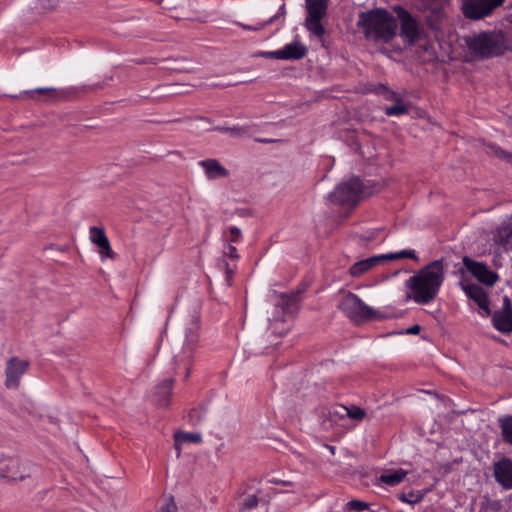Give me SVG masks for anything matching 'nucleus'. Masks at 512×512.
<instances>
[{
  "label": "nucleus",
  "mask_w": 512,
  "mask_h": 512,
  "mask_svg": "<svg viewBox=\"0 0 512 512\" xmlns=\"http://www.w3.org/2000/svg\"><path fill=\"white\" fill-rule=\"evenodd\" d=\"M237 25L240 26L242 29L248 30V31H260V30L264 29L266 26H268L266 21L259 22L256 25H247L244 23H237Z\"/></svg>",
  "instance_id": "ea45409f"
},
{
  "label": "nucleus",
  "mask_w": 512,
  "mask_h": 512,
  "mask_svg": "<svg viewBox=\"0 0 512 512\" xmlns=\"http://www.w3.org/2000/svg\"><path fill=\"white\" fill-rule=\"evenodd\" d=\"M466 295L475 301L480 309L484 310L487 315L490 314L489 300L484 289L476 284L466 285L464 287Z\"/></svg>",
  "instance_id": "dca6fc26"
},
{
  "label": "nucleus",
  "mask_w": 512,
  "mask_h": 512,
  "mask_svg": "<svg viewBox=\"0 0 512 512\" xmlns=\"http://www.w3.org/2000/svg\"><path fill=\"white\" fill-rule=\"evenodd\" d=\"M260 142L262 143H270V142H273L274 140H269V139H261L259 140Z\"/></svg>",
  "instance_id": "603ef678"
},
{
  "label": "nucleus",
  "mask_w": 512,
  "mask_h": 512,
  "mask_svg": "<svg viewBox=\"0 0 512 512\" xmlns=\"http://www.w3.org/2000/svg\"><path fill=\"white\" fill-rule=\"evenodd\" d=\"M175 448L177 449V456L180 455V445L184 442L200 443L202 437L198 433H185L178 432L175 434Z\"/></svg>",
  "instance_id": "b1692460"
},
{
  "label": "nucleus",
  "mask_w": 512,
  "mask_h": 512,
  "mask_svg": "<svg viewBox=\"0 0 512 512\" xmlns=\"http://www.w3.org/2000/svg\"><path fill=\"white\" fill-rule=\"evenodd\" d=\"M29 362L17 357H11L6 366L5 386L9 389H17L21 376L27 371Z\"/></svg>",
  "instance_id": "9b49d317"
},
{
  "label": "nucleus",
  "mask_w": 512,
  "mask_h": 512,
  "mask_svg": "<svg viewBox=\"0 0 512 512\" xmlns=\"http://www.w3.org/2000/svg\"><path fill=\"white\" fill-rule=\"evenodd\" d=\"M488 148L490 149V153L496 156L497 158L504 159L507 161L512 159V155L510 153L496 145H489Z\"/></svg>",
  "instance_id": "c756f323"
},
{
  "label": "nucleus",
  "mask_w": 512,
  "mask_h": 512,
  "mask_svg": "<svg viewBox=\"0 0 512 512\" xmlns=\"http://www.w3.org/2000/svg\"><path fill=\"white\" fill-rule=\"evenodd\" d=\"M400 22V36L407 39L410 44H414L421 36V29L418 21L402 6H394Z\"/></svg>",
  "instance_id": "1a4fd4ad"
},
{
  "label": "nucleus",
  "mask_w": 512,
  "mask_h": 512,
  "mask_svg": "<svg viewBox=\"0 0 512 512\" xmlns=\"http://www.w3.org/2000/svg\"><path fill=\"white\" fill-rule=\"evenodd\" d=\"M498 426L501 430L502 440L512 446V415L498 418Z\"/></svg>",
  "instance_id": "412c9836"
},
{
  "label": "nucleus",
  "mask_w": 512,
  "mask_h": 512,
  "mask_svg": "<svg viewBox=\"0 0 512 512\" xmlns=\"http://www.w3.org/2000/svg\"><path fill=\"white\" fill-rule=\"evenodd\" d=\"M223 256L231 258L233 260H237L239 258L236 247L231 244H227L225 246L224 251H223Z\"/></svg>",
  "instance_id": "4c0bfd02"
},
{
  "label": "nucleus",
  "mask_w": 512,
  "mask_h": 512,
  "mask_svg": "<svg viewBox=\"0 0 512 512\" xmlns=\"http://www.w3.org/2000/svg\"><path fill=\"white\" fill-rule=\"evenodd\" d=\"M35 94H41V95L48 96L50 98H55L57 95V90L54 88H50V87H41V88H36L34 90L25 91V95L31 99H35Z\"/></svg>",
  "instance_id": "bb28decb"
},
{
  "label": "nucleus",
  "mask_w": 512,
  "mask_h": 512,
  "mask_svg": "<svg viewBox=\"0 0 512 512\" xmlns=\"http://www.w3.org/2000/svg\"><path fill=\"white\" fill-rule=\"evenodd\" d=\"M281 483H282L283 485H287V484H289V482H285V481H282Z\"/></svg>",
  "instance_id": "864d4df0"
},
{
  "label": "nucleus",
  "mask_w": 512,
  "mask_h": 512,
  "mask_svg": "<svg viewBox=\"0 0 512 512\" xmlns=\"http://www.w3.org/2000/svg\"><path fill=\"white\" fill-rule=\"evenodd\" d=\"M497 238L502 245L512 247V216L498 229Z\"/></svg>",
  "instance_id": "4be33fe9"
},
{
  "label": "nucleus",
  "mask_w": 512,
  "mask_h": 512,
  "mask_svg": "<svg viewBox=\"0 0 512 512\" xmlns=\"http://www.w3.org/2000/svg\"><path fill=\"white\" fill-rule=\"evenodd\" d=\"M157 512H177V505L173 497H170V499L162 505Z\"/></svg>",
  "instance_id": "58836bf2"
},
{
  "label": "nucleus",
  "mask_w": 512,
  "mask_h": 512,
  "mask_svg": "<svg viewBox=\"0 0 512 512\" xmlns=\"http://www.w3.org/2000/svg\"><path fill=\"white\" fill-rule=\"evenodd\" d=\"M465 268L481 283L488 286L494 285L498 280V275L492 271L485 263L470 259L468 256L463 257Z\"/></svg>",
  "instance_id": "9d476101"
},
{
  "label": "nucleus",
  "mask_w": 512,
  "mask_h": 512,
  "mask_svg": "<svg viewBox=\"0 0 512 512\" xmlns=\"http://www.w3.org/2000/svg\"><path fill=\"white\" fill-rule=\"evenodd\" d=\"M257 55L260 56V57H263V58H270V59H278L279 60L278 50H276V51H267V52H259Z\"/></svg>",
  "instance_id": "c03bdc74"
},
{
  "label": "nucleus",
  "mask_w": 512,
  "mask_h": 512,
  "mask_svg": "<svg viewBox=\"0 0 512 512\" xmlns=\"http://www.w3.org/2000/svg\"><path fill=\"white\" fill-rule=\"evenodd\" d=\"M399 499L405 503L416 504L422 500V495L414 494L411 492L408 494H402Z\"/></svg>",
  "instance_id": "f704fd0d"
},
{
  "label": "nucleus",
  "mask_w": 512,
  "mask_h": 512,
  "mask_svg": "<svg viewBox=\"0 0 512 512\" xmlns=\"http://www.w3.org/2000/svg\"><path fill=\"white\" fill-rule=\"evenodd\" d=\"M420 330H421V327L419 325H414L407 330V333L415 335V334H418L420 332Z\"/></svg>",
  "instance_id": "de8ad7c7"
},
{
  "label": "nucleus",
  "mask_w": 512,
  "mask_h": 512,
  "mask_svg": "<svg viewBox=\"0 0 512 512\" xmlns=\"http://www.w3.org/2000/svg\"><path fill=\"white\" fill-rule=\"evenodd\" d=\"M494 327L502 333H512V314L496 311L493 314Z\"/></svg>",
  "instance_id": "aec40b11"
},
{
  "label": "nucleus",
  "mask_w": 512,
  "mask_h": 512,
  "mask_svg": "<svg viewBox=\"0 0 512 512\" xmlns=\"http://www.w3.org/2000/svg\"><path fill=\"white\" fill-rule=\"evenodd\" d=\"M307 52V47L304 44L299 40H294L278 50L279 60H300L306 56Z\"/></svg>",
  "instance_id": "4468645a"
},
{
  "label": "nucleus",
  "mask_w": 512,
  "mask_h": 512,
  "mask_svg": "<svg viewBox=\"0 0 512 512\" xmlns=\"http://www.w3.org/2000/svg\"><path fill=\"white\" fill-rule=\"evenodd\" d=\"M406 475V471L398 469L391 473L382 474L379 480L388 486H396L404 480Z\"/></svg>",
  "instance_id": "5701e85b"
},
{
  "label": "nucleus",
  "mask_w": 512,
  "mask_h": 512,
  "mask_svg": "<svg viewBox=\"0 0 512 512\" xmlns=\"http://www.w3.org/2000/svg\"><path fill=\"white\" fill-rule=\"evenodd\" d=\"M346 508L353 511H363L369 508V504L360 500H350L346 503Z\"/></svg>",
  "instance_id": "7c9ffc66"
},
{
  "label": "nucleus",
  "mask_w": 512,
  "mask_h": 512,
  "mask_svg": "<svg viewBox=\"0 0 512 512\" xmlns=\"http://www.w3.org/2000/svg\"><path fill=\"white\" fill-rule=\"evenodd\" d=\"M470 51L481 58H490L504 54L505 38L502 31H484L466 38Z\"/></svg>",
  "instance_id": "20e7f679"
},
{
  "label": "nucleus",
  "mask_w": 512,
  "mask_h": 512,
  "mask_svg": "<svg viewBox=\"0 0 512 512\" xmlns=\"http://www.w3.org/2000/svg\"><path fill=\"white\" fill-rule=\"evenodd\" d=\"M174 379L168 378L155 387L154 401L160 407H167L172 394Z\"/></svg>",
  "instance_id": "f3484780"
},
{
  "label": "nucleus",
  "mask_w": 512,
  "mask_h": 512,
  "mask_svg": "<svg viewBox=\"0 0 512 512\" xmlns=\"http://www.w3.org/2000/svg\"><path fill=\"white\" fill-rule=\"evenodd\" d=\"M377 92L379 94H382L384 96V98L386 100H389V101H396L397 98H401L397 93H395L394 91L390 90L388 87H386L385 85H380Z\"/></svg>",
  "instance_id": "2f4dec72"
},
{
  "label": "nucleus",
  "mask_w": 512,
  "mask_h": 512,
  "mask_svg": "<svg viewBox=\"0 0 512 512\" xmlns=\"http://www.w3.org/2000/svg\"><path fill=\"white\" fill-rule=\"evenodd\" d=\"M499 312L512 314V304H511V300L509 299V297H507V296L504 297L503 306H502V309L499 310Z\"/></svg>",
  "instance_id": "37998d69"
},
{
  "label": "nucleus",
  "mask_w": 512,
  "mask_h": 512,
  "mask_svg": "<svg viewBox=\"0 0 512 512\" xmlns=\"http://www.w3.org/2000/svg\"><path fill=\"white\" fill-rule=\"evenodd\" d=\"M225 272H226V279L229 285H231V279L232 275L234 274V269L230 267L228 263H225Z\"/></svg>",
  "instance_id": "a18cd8bd"
},
{
  "label": "nucleus",
  "mask_w": 512,
  "mask_h": 512,
  "mask_svg": "<svg viewBox=\"0 0 512 512\" xmlns=\"http://www.w3.org/2000/svg\"><path fill=\"white\" fill-rule=\"evenodd\" d=\"M281 301L276 304L277 307H280L283 312H286L289 309L290 304L295 300V296L281 294Z\"/></svg>",
  "instance_id": "473e14b6"
},
{
  "label": "nucleus",
  "mask_w": 512,
  "mask_h": 512,
  "mask_svg": "<svg viewBox=\"0 0 512 512\" xmlns=\"http://www.w3.org/2000/svg\"><path fill=\"white\" fill-rule=\"evenodd\" d=\"M285 14H286V8H285V4L283 3L279 7L278 12L275 15H273L272 17H270L268 20H266V22L268 25H270L273 22H275L278 18L283 17Z\"/></svg>",
  "instance_id": "a19ab883"
},
{
  "label": "nucleus",
  "mask_w": 512,
  "mask_h": 512,
  "mask_svg": "<svg viewBox=\"0 0 512 512\" xmlns=\"http://www.w3.org/2000/svg\"><path fill=\"white\" fill-rule=\"evenodd\" d=\"M495 481L506 490L512 489V459L503 456L493 463Z\"/></svg>",
  "instance_id": "f8f14e48"
},
{
  "label": "nucleus",
  "mask_w": 512,
  "mask_h": 512,
  "mask_svg": "<svg viewBox=\"0 0 512 512\" xmlns=\"http://www.w3.org/2000/svg\"><path fill=\"white\" fill-rule=\"evenodd\" d=\"M357 26L367 40L382 43L390 42L397 29L395 18L384 8L360 12Z\"/></svg>",
  "instance_id": "f03ea898"
},
{
  "label": "nucleus",
  "mask_w": 512,
  "mask_h": 512,
  "mask_svg": "<svg viewBox=\"0 0 512 512\" xmlns=\"http://www.w3.org/2000/svg\"><path fill=\"white\" fill-rule=\"evenodd\" d=\"M506 124L508 126V128L511 130L512 132V116L508 117L507 118V121H506Z\"/></svg>",
  "instance_id": "09e8293b"
},
{
  "label": "nucleus",
  "mask_w": 512,
  "mask_h": 512,
  "mask_svg": "<svg viewBox=\"0 0 512 512\" xmlns=\"http://www.w3.org/2000/svg\"><path fill=\"white\" fill-rule=\"evenodd\" d=\"M11 468H18L19 467V464L18 462L16 461H12L11 464H10Z\"/></svg>",
  "instance_id": "3c124183"
},
{
  "label": "nucleus",
  "mask_w": 512,
  "mask_h": 512,
  "mask_svg": "<svg viewBox=\"0 0 512 512\" xmlns=\"http://www.w3.org/2000/svg\"><path fill=\"white\" fill-rule=\"evenodd\" d=\"M200 325L197 318H192L184 328L183 335L179 339V343L174 348V366L175 369L181 367L185 370L184 379L187 380L191 374V366L194 360V354L199 348L200 342Z\"/></svg>",
  "instance_id": "7ed1b4c3"
},
{
  "label": "nucleus",
  "mask_w": 512,
  "mask_h": 512,
  "mask_svg": "<svg viewBox=\"0 0 512 512\" xmlns=\"http://www.w3.org/2000/svg\"><path fill=\"white\" fill-rule=\"evenodd\" d=\"M363 192V185L359 178L352 177L346 182L340 183L329 195L331 202L341 206L355 207Z\"/></svg>",
  "instance_id": "0eeeda50"
},
{
  "label": "nucleus",
  "mask_w": 512,
  "mask_h": 512,
  "mask_svg": "<svg viewBox=\"0 0 512 512\" xmlns=\"http://www.w3.org/2000/svg\"><path fill=\"white\" fill-rule=\"evenodd\" d=\"M215 130L229 132L236 136H241L247 133V129L244 127L234 126V127H216Z\"/></svg>",
  "instance_id": "72a5a7b5"
},
{
  "label": "nucleus",
  "mask_w": 512,
  "mask_h": 512,
  "mask_svg": "<svg viewBox=\"0 0 512 512\" xmlns=\"http://www.w3.org/2000/svg\"><path fill=\"white\" fill-rule=\"evenodd\" d=\"M28 475L27 474H23V473H12L10 475H6L5 477H8L9 479L11 480H14V481H21L23 479H25Z\"/></svg>",
  "instance_id": "49530a36"
},
{
  "label": "nucleus",
  "mask_w": 512,
  "mask_h": 512,
  "mask_svg": "<svg viewBox=\"0 0 512 512\" xmlns=\"http://www.w3.org/2000/svg\"><path fill=\"white\" fill-rule=\"evenodd\" d=\"M444 278L443 259L432 261L406 281V287L409 289L407 298L413 299L418 304L432 302L436 298Z\"/></svg>",
  "instance_id": "f257e3e1"
},
{
  "label": "nucleus",
  "mask_w": 512,
  "mask_h": 512,
  "mask_svg": "<svg viewBox=\"0 0 512 512\" xmlns=\"http://www.w3.org/2000/svg\"><path fill=\"white\" fill-rule=\"evenodd\" d=\"M385 261L384 254L372 256L367 259L358 261L354 263L349 270V273L353 277H359L364 273L368 272L370 269L375 267L376 265L383 263Z\"/></svg>",
  "instance_id": "a211bd4d"
},
{
  "label": "nucleus",
  "mask_w": 512,
  "mask_h": 512,
  "mask_svg": "<svg viewBox=\"0 0 512 512\" xmlns=\"http://www.w3.org/2000/svg\"><path fill=\"white\" fill-rule=\"evenodd\" d=\"M199 165L204 169L205 175L209 180L227 178L229 176V171L217 159L202 160L199 162Z\"/></svg>",
  "instance_id": "2eb2a0df"
},
{
  "label": "nucleus",
  "mask_w": 512,
  "mask_h": 512,
  "mask_svg": "<svg viewBox=\"0 0 512 512\" xmlns=\"http://www.w3.org/2000/svg\"><path fill=\"white\" fill-rule=\"evenodd\" d=\"M366 416V411L358 406L352 405L347 407L346 417L356 421H362Z\"/></svg>",
  "instance_id": "cd10ccee"
},
{
  "label": "nucleus",
  "mask_w": 512,
  "mask_h": 512,
  "mask_svg": "<svg viewBox=\"0 0 512 512\" xmlns=\"http://www.w3.org/2000/svg\"><path fill=\"white\" fill-rule=\"evenodd\" d=\"M384 258H385V261L386 260H395V259H400V258H409L414 261L418 260V256L416 255L414 250H402V251L396 252V253L384 254Z\"/></svg>",
  "instance_id": "a878e982"
},
{
  "label": "nucleus",
  "mask_w": 512,
  "mask_h": 512,
  "mask_svg": "<svg viewBox=\"0 0 512 512\" xmlns=\"http://www.w3.org/2000/svg\"><path fill=\"white\" fill-rule=\"evenodd\" d=\"M329 414L339 417V418H344V417H346V414H347V406H344V405L333 406L329 410Z\"/></svg>",
  "instance_id": "c9c22d12"
},
{
  "label": "nucleus",
  "mask_w": 512,
  "mask_h": 512,
  "mask_svg": "<svg viewBox=\"0 0 512 512\" xmlns=\"http://www.w3.org/2000/svg\"><path fill=\"white\" fill-rule=\"evenodd\" d=\"M505 0H462L461 11L465 18L482 20L504 4Z\"/></svg>",
  "instance_id": "6e6552de"
},
{
  "label": "nucleus",
  "mask_w": 512,
  "mask_h": 512,
  "mask_svg": "<svg viewBox=\"0 0 512 512\" xmlns=\"http://www.w3.org/2000/svg\"><path fill=\"white\" fill-rule=\"evenodd\" d=\"M346 317L356 324L364 323L378 317V312L366 305L356 294L346 292L338 304Z\"/></svg>",
  "instance_id": "39448f33"
},
{
  "label": "nucleus",
  "mask_w": 512,
  "mask_h": 512,
  "mask_svg": "<svg viewBox=\"0 0 512 512\" xmlns=\"http://www.w3.org/2000/svg\"><path fill=\"white\" fill-rule=\"evenodd\" d=\"M445 17L444 9L442 7H432L429 8L425 15V20L427 26L434 30H441V26Z\"/></svg>",
  "instance_id": "6ab92c4d"
},
{
  "label": "nucleus",
  "mask_w": 512,
  "mask_h": 512,
  "mask_svg": "<svg viewBox=\"0 0 512 512\" xmlns=\"http://www.w3.org/2000/svg\"><path fill=\"white\" fill-rule=\"evenodd\" d=\"M189 421L193 424V425H196L198 424L200 421H201V414H200V411L198 409H193L189 412Z\"/></svg>",
  "instance_id": "79ce46f5"
},
{
  "label": "nucleus",
  "mask_w": 512,
  "mask_h": 512,
  "mask_svg": "<svg viewBox=\"0 0 512 512\" xmlns=\"http://www.w3.org/2000/svg\"><path fill=\"white\" fill-rule=\"evenodd\" d=\"M230 237L228 241L231 243H237L242 238L241 230L238 227L232 226L229 228Z\"/></svg>",
  "instance_id": "e433bc0d"
},
{
  "label": "nucleus",
  "mask_w": 512,
  "mask_h": 512,
  "mask_svg": "<svg viewBox=\"0 0 512 512\" xmlns=\"http://www.w3.org/2000/svg\"><path fill=\"white\" fill-rule=\"evenodd\" d=\"M89 234L91 242L99 248V253L102 258H115L116 254L110 246L109 239L103 227L93 226L90 228Z\"/></svg>",
  "instance_id": "ddd939ff"
},
{
  "label": "nucleus",
  "mask_w": 512,
  "mask_h": 512,
  "mask_svg": "<svg viewBox=\"0 0 512 512\" xmlns=\"http://www.w3.org/2000/svg\"><path fill=\"white\" fill-rule=\"evenodd\" d=\"M258 497L256 495H249L247 496L240 507L239 512H244L246 510H251L255 508L258 505Z\"/></svg>",
  "instance_id": "c85d7f7f"
},
{
  "label": "nucleus",
  "mask_w": 512,
  "mask_h": 512,
  "mask_svg": "<svg viewBox=\"0 0 512 512\" xmlns=\"http://www.w3.org/2000/svg\"><path fill=\"white\" fill-rule=\"evenodd\" d=\"M410 105L403 102L401 98H397L392 106L386 107L384 112L387 116H400L408 114Z\"/></svg>",
  "instance_id": "393cba45"
},
{
  "label": "nucleus",
  "mask_w": 512,
  "mask_h": 512,
  "mask_svg": "<svg viewBox=\"0 0 512 512\" xmlns=\"http://www.w3.org/2000/svg\"><path fill=\"white\" fill-rule=\"evenodd\" d=\"M329 0H306L307 16L305 27L311 35L322 40L325 35V27L322 19L327 15Z\"/></svg>",
  "instance_id": "423d86ee"
},
{
  "label": "nucleus",
  "mask_w": 512,
  "mask_h": 512,
  "mask_svg": "<svg viewBox=\"0 0 512 512\" xmlns=\"http://www.w3.org/2000/svg\"><path fill=\"white\" fill-rule=\"evenodd\" d=\"M141 63H152V64H157V61L154 60V59H149V60H144L142 61Z\"/></svg>",
  "instance_id": "8fccbe9b"
}]
</instances>
